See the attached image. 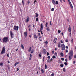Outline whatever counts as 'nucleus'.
<instances>
[{
	"mask_svg": "<svg viewBox=\"0 0 76 76\" xmlns=\"http://www.w3.org/2000/svg\"><path fill=\"white\" fill-rule=\"evenodd\" d=\"M69 60H72V58H73V51H71L69 53Z\"/></svg>",
	"mask_w": 76,
	"mask_h": 76,
	"instance_id": "obj_1",
	"label": "nucleus"
},
{
	"mask_svg": "<svg viewBox=\"0 0 76 76\" xmlns=\"http://www.w3.org/2000/svg\"><path fill=\"white\" fill-rule=\"evenodd\" d=\"M9 38L8 37H4L3 39V41L4 42H7L8 41Z\"/></svg>",
	"mask_w": 76,
	"mask_h": 76,
	"instance_id": "obj_2",
	"label": "nucleus"
},
{
	"mask_svg": "<svg viewBox=\"0 0 76 76\" xmlns=\"http://www.w3.org/2000/svg\"><path fill=\"white\" fill-rule=\"evenodd\" d=\"M13 29L15 31H18V29H19V26H14Z\"/></svg>",
	"mask_w": 76,
	"mask_h": 76,
	"instance_id": "obj_3",
	"label": "nucleus"
},
{
	"mask_svg": "<svg viewBox=\"0 0 76 76\" xmlns=\"http://www.w3.org/2000/svg\"><path fill=\"white\" fill-rule=\"evenodd\" d=\"M5 53V48H4V47H3L2 48V50L1 51V54H3Z\"/></svg>",
	"mask_w": 76,
	"mask_h": 76,
	"instance_id": "obj_4",
	"label": "nucleus"
},
{
	"mask_svg": "<svg viewBox=\"0 0 76 76\" xmlns=\"http://www.w3.org/2000/svg\"><path fill=\"white\" fill-rule=\"evenodd\" d=\"M61 47L62 48V50H65V45L63 44L61 45Z\"/></svg>",
	"mask_w": 76,
	"mask_h": 76,
	"instance_id": "obj_5",
	"label": "nucleus"
},
{
	"mask_svg": "<svg viewBox=\"0 0 76 76\" xmlns=\"http://www.w3.org/2000/svg\"><path fill=\"white\" fill-rule=\"evenodd\" d=\"M29 17L28 16H27V19L26 20V22L27 23L28 22H29Z\"/></svg>",
	"mask_w": 76,
	"mask_h": 76,
	"instance_id": "obj_6",
	"label": "nucleus"
},
{
	"mask_svg": "<svg viewBox=\"0 0 76 76\" xmlns=\"http://www.w3.org/2000/svg\"><path fill=\"white\" fill-rule=\"evenodd\" d=\"M10 34L11 36V38H13V33L11 31H10Z\"/></svg>",
	"mask_w": 76,
	"mask_h": 76,
	"instance_id": "obj_7",
	"label": "nucleus"
},
{
	"mask_svg": "<svg viewBox=\"0 0 76 76\" xmlns=\"http://www.w3.org/2000/svg\"><path fill=\"white\" fill-rule=\"evenodd\" d=\"M42 53L44 54H46V53H47V51L45 49H44L43 50Z\"/></svg>",
	"mask_w": 76,
	"mask_h": 76,
	"instance_id": "obj_8",
	"label": "nucleus"
},
{
	"mask_svg": "<svg viewBox=\"0 0 76 76\" xmlns=\"http://www.w3.org/2000/svg\"><path fill=\"white\" fill-rule=\"evenodd\" d=\"M40 26L41 28H40V31H42V29H43V25L42 24H41Z\"/></svg>",
	"mask_w": 76,
	"mask_h": 76,
	"instance_id": "obj_9",
	"label": "nucleus"
},
{
	"mask_svg": "<svg viewBox=\"0 0 76 76\" xmlns=\"http://www.w3.org/2000/svg\"><path fill=\"white\" fill-rule=\"evenodd\" d=\"M52 3L54 5H56V1L54 0H52Z\"/></svg>",
	"mask_w": 76,
	"mask_h": 76,
	"instance_id": "obj_10",
	"label": "nucleus"
},
{
	"mask_svg": "<svg viewBox=\"0 0 76 76\" xmlns=\"http://www.w3.org/2000/svg\"><path fill=\"white\" fill-rule=\"evenodd\" d=\"M21 48H22V49H23V50L25 49L24 46H23V45L22 44H21Z\"/></svg>",
	"mask_w": 76,
	"mask_h": 76,
	"instance_id": "obj_11",
	"label": "nucleus"
},
{
	"mask_svg": "<svg viewBox=\"0 0 76 76\" xmlns=\"http://www.w3.org/2000/svg\"><path fill=\"white\" fill-rule=\"evenodd\" d=\"M58 47L59 48H60V47H61V46H60L61 45V43H60V42H59L58 43Z\"/></svg>",
	"mask_w": 76,
	"mask_h": 76,
	"instance_id": "obj_12",
	"label": "nucleus"
},
{
	"mask_svg": "<svg viewBox=\"0 0 76 76\" xmlns=\"http://www.w3.org/2000/svg\"><path fill=\"white\" fill-rule=\"evenodd\" d=\"M24 35L25 37H26L27 36V32H24Z\"/></svg>",
	"mask_w": 76,
	"mask_h": 76,
	"instance_id": "obj_13",
	"label": "nucleus"
},
{
	"mask_svg": "<svg viewBox=\"0 0 76 76\" xmlns=\"http://www.w3.org/2000/svg\"><path fill=\"white\" fill-rule=\"evenodd\" d=\"M68 31L69 32H71V28L70 26H69L68 28Z\"/></svg>",
	"mask_w": 76,
	"mask_h": 76,
	"instance_id": "obj_14",
	"label": "nucleus"
},
{
	"mask_svg": "<svg viewBox=\"0 0 76 76\" xmlns=\"http://www.w3.org/2000/svg\"><path fill=\"white\" fill-rule=\"evenodd\" d=\"M34 38L36 39H37V36L35 34L34 36Z\"/></svg>",
	"mask_w": 76,
	"mask_h": 76,
	"instance_id": "obj_15",
	"label": "nucleus"
},
{
	"mask_svg": "<svg viewBox=\"0 0 76 76\" xmlns=\"http://www.w3.org/2000/svg\"><path fill=\"white\" fill-rule=\"evenodd\" d=\"M31 49H32V48H31V47L28 49V52H30V51H31Z\"/></svg>",
	"mask_w": 76,
	"mask_h": 76,
	"instance_id": "obj_16",
	"label": "nucleus"
},
{
	"mask_svg": "<svg viewBox=\"0 0 76 76\" xmlns=\"http://www.w3.org/2000/svg\"><path fill=\"white\" fill-rule=\"evenodd\" d=\"M56 41H57V38H56L53 40V42L55 43H56Z\"/></svg>",
	"mask_w": 76,
	"mask_h": 76,
	"instance_id": "obj_17",
	"label": "nucleus"
},
{
	"mask_svg": "<svg viewBox=\"0 0 76 76\" xmlns=\"http://www.w3.org/2000/svg\"><path fill=\"white\" fill-rule=\"evenodd\" d=\"M46 29L48 31H50V28H49V27H47L46 28Z\"/></svg>",
	"mask_w": 76,
	"mask_h": 76,
	"instance_id": "obj_18",
	"label": "nucleus"
},
{
	"mask_svg": "<svg viewBox=\"0 0 76 76\" xmlns=\"http://www.w3.org/2000/svg\"><path fill=\"white\" fill-rule=\"evenodd\" d=\"M60 54L61 56H62V57H63L64 56V54L62 53H61Z\"/></svg>",
	"mask_w": 76,
	"mask_h": 76,
	"instance_id": "obj_19",
	"label": "nucleus"
},
{
	"mask_svg": "<svg viewBox=\"0 0 76 76\" xmlns=\"http://www.w3.org/2000/svg\"><path fill=\"white\" fill-rule=\"evenodd\" d=\"M46 27H48V23H46L45 24Z\"/></svg>",
	"mask_w": 76,
	"mask_h": 76,
	"instance_id": "obj_20",
	"label": "nucleus"
},
{
	"mask_svg": "<svg viewBox=\"0 0 76 76\" xmlns=\"http://www.w3.org/2000/svg\"><path fill=\"white\" fill-rule=\"evenodd\" d=\"M63 70L64 72H66V69L65 68H63Z\"/></svg>",
	"mask_w": 76,
	"mask_h": 76,
	"instance_id": "obj_21",
	"label": "nucleus"
},
{
	"mask_svg": "<svg viewBox=\"0 0 76 76\" xmlns=\"http://www.w3.org/2000/svg\"><path fill=\"white\" fill-rule=\"evenodd\" d=\"M60 66L61 67H63L64 66V65L63 64H61L60 65Z\"/></svg>",
	"mask_w": 76,
	"mask_h": 76,
	"instance_id": "obj_22",
	"label": "nucleus"
},
{
	"mask_svg": "<svg viewBox=\"0 0 76 76\" xmlns=\"http://www.w3.org/2000/svg\"><path fill=\"white\" fill-rule=\"evenodd\" d=\"M41 71L43 73H44V70L43 69H41Z\"/></svg>",
	"mask_w": 76,
	"mask_h": 76,
	"instance_id": "obj_23",
	"label": "nucleus"
},
{
	"mask_svg": "<svg viewBox=\"0 0 76 76\" xmlns=\"http://www.w3.org/2000/svg\"><path fill=\"white\" fill-rule=\"evenodd\" d=\"M52 58H56V57L55 56H53Z\"/></svg>",
	"mask_w": 76,
	"mask_h": 76,
	"instance_id": "obj_24",
	"label": "nucleus"
},
{
	"mask_svg": "<svg viewBox=\"0 0 76 76\" xmlns=\"http://www.w3.org/2000/svg\"><path fill=\"white\" fill-rule=\"evenodd\" d=\"M34 53V49H32L31 51V53Z\"/></svg>",
	"mask_w": 76,
	"mask_h": 76,
	"instance_id": "obj_25",
	"label": "nucleus"
},
{
	"mask_svg": "<svg viewBox=\"0 0 76 76\" xmlns=\"http://www.w3.org/2000/svg\"><path fill=\"white\" fill-rule=\"evenodd\" d=\"M47 62L48 63H50V59H48L47 60Z\"/></svg>",
	"mask_w": 76,
	"mask_h": 76,
	"instance_id": "obj_26",
	"label": "nucleus"
},
{
	"mask_svg": "<svg viewBox=\"0 0 76 76\" xmlns=\"http://www.w3.org/2000/svg\"><path fill=\"white\" fill-rule=\"evenodd\" d=\"M64 64L66 66H67V62L64 63Z\"/></svg>",
	"mask_w": 76,
	"mask_h": 76,
	"instance_id": "obj_27",
	"label": "nucleus"
},
{
	"mask_svg": "<svg viewBox=\"0 0 76 76\" xmlns=\"http://www.w3.org/2000/svg\"><path fill=\"white\" fill-rule=\"evenodd\" d=\"M45 69H47V65H46V64H45Z\"/></svg>",
	"mask_w": 76,
	"mask_h": 76,
	"instance_id": "obj_28",
	"label": "nucleus"
},
{
	"mask_svg": "<svg viewBox=\"0 0 76 76\" xmlns=\"http://www.w3.org/2000/svg\"><path fill=\"white\" fill-rule=\"evenodd\" d=\"M56 4H58V1H56Z\"/></svg>",
	"mask_w": 76,
	"mask_h": 76,
	"instance_id": "obj_29",
	"label": "nucleus"
},
{
	"mask_svg": "<svg viewBox=\"0 0 76 76\" xmlns=\"http://www.w3.org/2000/svg\"><path fill=\"white\" fill-rule=\"evenodd\" d=\"M38 14L37 13H36V15L35 16L36 17H38Z\"/></svg>",
	"mask_w": 76,
	"mask_h": 76,
	"instance_id": "obj_30",
	"label": "nucleus"
},
{
	"mask_svg": "<svg viewBox=\"0 0 76 76\" xmlns=\"http://www.w3.org/2000/svg\"><path fill=\"white\" fill-rule=\"evenodd\" d=\"M58 33H59V34H60V32H61V31L60 30H58Z\"/></svg>",
	"mask_w": 76,
	"mask_h": 76,
	"instance_id": "obj_31",
	"label": "nucleus"
},
{
	"mask_svg": "<svg viewBox=\"0 0 76 76\" xmlns=\"http://www.w3.org/2000/svg\"><path fill=\"white\" fill-rule=\"evenodd\" d=\"M39 56L40 57H41V53L39 54Z\"/></svg>",
	"mask_w": 76,
	"mask_h": 76,
	"instance_id": "obj_32",
	"label": "nucleus"
},
{
	"mask_svg": "<svg viewBox=\"0 0 76 76\" xmlns=\"http://www.w3.org/2000/svg\"><path fill=\"white\" fill-rule=\"evenodd\" d=\"M61 60L62 61H64V58H61Z\"/></svg>",
	"mask_w": 76,
	"mask_h": 76,
	"instance_id": "obj_33",
	"label": "nucleus"
},
{
	"mask_svg": "<svg viewBox=\"0 0 76 76\" xmlns=\"http://www.w3.org/2000/svg\"><path fill=\"white\" fill-rule=\"evenodd\" d=\"M70 7H71V8L72 9L73 8V6H72V4H71V5H70Z\"/></svg>",
	"mask_w": 76,
	"mask_h": 76,
	"instance_id": "obj_34",
	"label": "nucleus"
},
{
	"mask_svg": "<svg viewBox=\"0 0 76 76\" xmlns=\"http://www.w3.org/2000/svg\"><path fill=\"white\" fill-rule=\"evenodd\" d=\"M47 56H49V55H50V53H49L48 52H47Z\"/></svg>",
	"mask_w": 76,
	"mask_h": 76,
	"instance_id": "obj_35",
	"label": "nucleus"
},
{
	"mask_svg": "<svg viewBox=\"0 0 76 76\" xmlns=\"http://www.w3.org/2000/svg\"><path fill=\"white\" fill-rule=\"evenodd\" d=\"M38 18H36V21H38Z\"/></svg>",
	"mask_w": 76,
	"mask_h": 76,
	"instance_id": "obj_36",
	"label": "nucleus"
},
{
	"mask_svg": "<svg viewBox=\"0 0 76 76\" xmlns=\"http://www.w3.org/2000/svg\"><path fill=\"white\" fill-rule=\"evenodd\" d=\"M7 56L8 57H9V54L7 53Z\"/></svg>",
	"mask_w": 76,
	"mask_h": 76,
	"instance_id": "obj_37",
	"label": "nucleus"
},
{
	"mask_svg": "<svg viewBox=\"0 0 76 76\" xmlns=\"http://www.w3.org/2000/svg\"><path fill=\"white\" fill-rule=\"evenodd\" d=\"M73 39H72L71 40V42L72 44L73 43Z\"/></svg>",
	"mask_w": 76,
	"mask_h": 76,
	"instance_id": "obj_38",
	"label": "nucleus"
},
{
	"mask_svg": "<svg viewBox=\"0 0 76 76\" xmlns=\"http://www.w3.org/2000/svg\"><path fill=\"white\" fill-rule=\"evenodd\" d=\"M51 10V11H54V9L52 8Z\"/></svg>",
	"mask_w": 76,
	"mask_h": 76,
	"instance_id": "obj_39",
	"label": "nucleus"
},
{
	"mask_svg": "<svg viewBox=\"0 0 76 76\" xmlns=\"http://www.w3.org/2000/svg\"><path fill=\"white\" fill-rule=\"evenodd\" d=\"M3 63H0V66H3Z\"/></svg>",
	"mask_w": 76,
	"mask_h": 76,
	"instance_id": "obj_40",
	"label": "nucleus"
},
{
	"mask_svg": "<svg viewBox=\"0 0 76 76\" xmlns=\"http://www.w3.org/2000/svg\"><path fill=\"white\" fill-rule=\"evenodd\" d=\"M45 44H47L48 43V42H47V41H46V42H45Z\"/></svg>",
	"mask_w": 76,
	"mask_h": 76,
	"instance_id": "obj_41",
	"label": "nucleus"
},
{
	"mask_svg": "<svg viewBox=\"0 0 76 76\" xmlns=\"http://www.w3.org/2000/svg\"><path fill=\"white\" fill-rule=\"evenodd\" d=\"M47 58L50 59V56H49L48 57H47Z\"/></svg>",
	"mask_w": 76,
	"mask_h": 76,
	"instance_id": "obj_42",
	"label": "nucleus"
},
{
	"mask_svg": "<svg viewBox=\"0 0 76 76\" xmlns=\"http://www.w3.org/2000/svg\"><path fill=\"white\" fill-rule=\"evenodd\" d=\"M31 58H32V57H29V60H31Z\"/></svg>",
	"mask_w": 76,
	"mask_h": 76,
	"instance_id": "obj_43",
	"label": "nucleus"
},
{
	"mask_svg": "<svg viewBox=\"0 0 76 76\" xmlns=\"http://www.w3.org/2000/svg\"><path fill=\"white\" fill-rule=\"evenodd\" d=\"M61 43H63V41H62V40H61Z\"/></svg>",
	"mask_w": 76,
	"mask_h": 76,
	"instance_id": "obj_44",
	"label": "nucleus"
},
{
	"mask_svg": "<svg viewBox=\"0 0 76 76\" xmlns=\"http://www.w3.org/2000/svg\"><path fill=\"white\" fill-rule=\"evenodd\" d=\"M28 4H29L30 3V1H28L27 2Z\"/></svg>",
	"mask_w": 76,
	"mask_h": 76,
	"instance_id": "obj_45",
	"label": "nucleus"
},
{
	"mask_svg": "<svg viewBox=\"0 0 76 76\" xmlns=\"http://www.w3.org/2000/svg\"><path fill=\"white\" fill-rule=\"evenodd\" d=\"M66 48L67 49H68L69 48L68 47V46H66Z\"/></svg>",
	"mask_w": 76,
	"mask_h": 76,
	"instance_id": "obj_46",
	"label": "nucleus"
},
{
	"mask_svg": "<svg viewBox=\"0 0 76 76\" xmlns=\"http://www.w3.org/2000/svg\"><path fill=\"white\" fill-rule=\"evenodd\" d=\"M50 62H51V61H53V58H51L50 59Z\"/></svg>",
	"mask_w": 76,
	"mask_h": 76,
	"instance_id": "obj_47",
	"label": "nucleus"
},
{
	"mask_svg": "<svg viewBox=\"0 0 76 76\" xmlns=\"http://www.w3.org/2000/svg\"><path fill=\"white\" fill-rule=\"evenodd\" d=\"M54 73H53L52 74H51V76H54Z\"/></svg>",
	"mask_w": 76,
	"mask_h": 76,
	"instance_id": "obj_48",
	"label": "nucleus"
},
{
	"mask_svg": "<svg viewBox=\"0 0 76 76\" xmlns=\"http://www.w3.org/2000/svg\"><path fill=\"white\" fill-rule=\"evenodd\" d=\"M50 25H51V21L50 22Z\"/></svg>",
	"mask_w": 76,
	"mask_h": 76,
	"instance_id": "obj_49",
	"label": "nucleus"
},
{
	"mask_svg": "<svg viewBox=\"0 0 76 76\" xmlns=\"http://www.w3.org/2000/svg\"><path fill=\"white\" fill-rule=\"evenodd\" d=\"M65 61L66 62H67V59H65Z\"/></svg>",
	"mask_w": 76,
	"mask_h": 76,
	"instance_id": "obj_50",
	"label": "nucleus"
},
{
	"mask_svg": "<svg viewBox=\"0 0 76 76\" xmlns=\"http://www.w3.org/2000/svg\"><path fill=\"white\" fill-rule=\"evenodd\" d=\"M68 40L66 39V42H68Z\"/></svg>",
	"mask_w": 76,
	"mask_h": 76,
	"instance_id": "obj_51",
	"label": "nucleus"
},
{
	"mask_svg": "<svg viewBox=\"0 0 76 76\" xmlns=\"http://www.w3.org/2000/svg\"><path fill=\"white\" fill-rule=\"evenodd\" d=\"M66 53H68V50H66Z\"/></svg>",
	"mask_w": 76,
	"mask_h": 76,
	"instance_id": "obj_52",
	"label": "nucleus"
},
{
	"mask_svg": "<svg viewBox=\"0 0 76 76\" xmlns=\"http://www.w3.org/2000/svg\"><path fill=\"white\" fill-rule=\"evenodd\" d=\"M31 25H29L28 26V28H30V27H31Z\"/></svg>",
	"mask_w": 76,
	"mask_h": 76,
	"instance_id": "obj_53",
	"label": "nucleus"
},
{
	"mask_svg": "<svg viewBox=\"0 0 76 76\" xmlns=\"http://www.w3.org/2000/svg\"><path fill=\"white\" fill-rule=\"evenodd\" d=\"M54 53V50H53L52 52V53H53V54Z\"/></svg>",
	"mask_w": 76,
	"mask_h": 76,
	"instance_id": "obj_54",
	"label": "nucleus"
},
{
	"mask_svg": "<svg viewBox=\"0 0 76 76\" xmlns=\"http://www.w3.org/2000/svg\"><path fill=\"white\" fill-rule=\"evenodd\" d=\"M41 33V34H43V33H42V31H40Z\"/></svg>",
	"mask_w": 76,
	"mask_h": 76,
	"instance_id": "obj_55",
	"label": "nucleus"
},
{
	"mask_svg": "<svg viewBox=\"0 0 76 76\" xmlns=\"http://www.w3.org/2000/svg\"><path fill=\"white\" fill-rule=\"evenodd\" d=\"M30 57H32V55H31V54L30 55Z\"/></svg>",
	"mask_w": 76,
	"mask_h": 76,
	"instance_id": "obj_56",
	"label": "nucleus"
},
{
	"mask_svg": "<svg viewBox=\"0 0 76 76\" xmlns=\"http://www.w3.org/2000/svg\"><path fill=\"white\" fill-rule=\"evenodd\" d=\"M70 5H72V4L71 3V2H69Z\"/></svg>",
	"mask_w": 76,
	"mask_h": 76,
	"instance_id": "obj_57",
	"label": "nucleus"
},
{
	"mask_svg": "<svg viewBox=\"0 0 76 76\" xmlns=\"http://www.w3.org/2000/svg\"><path fill=\"white\" fill-rule=\"evenodd\" d=\"M43 61H44V56L43 57Z\"/></svg>",
	"mask_w": 76,
	"mask_h": 76,
	"instance_id": "obj_58",
	"label": "nucleus"
},
{
	"mask_svg": "<svg viewBox=\"0 0 76 76\" xmlns=\"http://www.w3.org/2000/svg\"><path fill=\"white\" fill-rule=\"evenodd\" d=\"M74 58H76V54L74 56Z\"/></svg>",
	"mask_w": 76,
	"mask_h": 76,
	"instance_id": "obj_59",
	"label": "nucleus"
},
{
	"mask_svg": "<svg viewBox=\"0 0 76 76\" xmlns=\"http://www.w3.org/2000/svg\"><path fill=\"white\" fill-rule=\"evenodd\" d=\"M16 65H17V64L15 63V66H16Z\"/></svg>",
	"mask_w": 76,
	"mask_h": 76,
	"instance_id": "obj_60",
	"label": "nucleus"
},
{
	"mask_svg": "<svg viewBox=\"0 0 76 76\" xmlns=\"http://www.w3.org/2000/svg\"><path fill=\"white\" fill-rule=\"evenodd\" d=\"M19 69L18 68H17V71H19Z\"/></svg>",
	"mask_w": 76,
	"mask_h": 76,
	"instance_id": "obj_61",
	"label": "nucleus"
},
{
	"mask_svg": "<svg viewBox=\"0 0 76 76\" xmlns=\"http://www.w3.org/2000/svg\"><path fill=\"white\" fill-rule=\"evenodd\" d=\"M22 3H23V4H24V2H23V0L22 1Z\"/></svg>",
	"mask_w": 76,
	"mask_h": 76,
	"instance_id": "obj_62",
	"label": "nucleus"
},
{
	"mask_svg": "<svg viewBox=\"0 0 76 76\" xmlns=\"http://www.w3.org/2000/svg\"><path fill=\"white\" fill-rule=\"evenodd\" d=\"M75 62H76L75 61H74V62H73L74 64H75Z\"/></svg>",
	"mask_w": 76,
	"mask_h": 76,
	"instance_id": "obj_63",
	"label": "nucleus"
},
{
	"mask_svg": "<svg viewBox=\"0 0 76 76\" xmlns=\"http://www.w3.org/2000/svg\"><path fill=\"white\" fill-rule=\"evenodd\" d=\"M38 35H39V36H40V33H39Z\"/></svg>",
	"mask_w": 76,
	"mask_h": 76,
	"instance_id": "obj_64",
	"label": "nucleus"
}]
</instances>
